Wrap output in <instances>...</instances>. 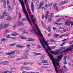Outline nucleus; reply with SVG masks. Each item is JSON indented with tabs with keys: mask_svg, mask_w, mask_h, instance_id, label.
<instances>
[{
	"mask_svg": "<svg viewBox=\"0 0 73 73\" xmlns=\"http://www.w3.org/2000/svg\"><path fill=\"white\" fill-rule=\"evenodd\" d=\"M31 20H32V21L33 22V24H34L35 26V27L38 31V35L40 36L42 38V39H40V42L42 46H43V48H44V49L45 50L47 54V55H48V56H49V57H50V59L52 60L54 66L55 68V69L56 70V73H57L58 72V71L56 67L57 66L59 65L58 61H61V59H62V55H61L60 56H59L57 57L58 59L57 60V59L53 58V56L51 54H50L49 52V51H48V49L46 48V47H45V46L44 45V44H45L46 46H47V48L48 50H50V48L49 46H48L49 45L48 43V40H44V37H43V35L42 34H41L40 29H39V28L38 27V26H37V24H36L35 23L36 22V20L31 19Z\"/></svg>",
	"mask_w": 73,
	"mask_h": 73,
	"instance_id": "nucleus-1",
	"label": "nucleus"
},
{
	"mask_svg": "<svg viewBox=\"0 0 73 73\" xmlns=\"http://www.w3.org/2000/svg\"><path fill=\"white\" fill-rule=\"evenodd\" d=\"M70 24H71V25L72 26L73 25V21H71L69 22V21L67 20L65 22V25H70Z\"/></svg>",
	"mask_w": 73,
	"mask_h": 73,
	"instance_id": "nucleus-2",
	"label": "nucleus"
},
{
	"mask_svg": "<svg viewBox=\"0 0 73 73\" xmlns=\"http://www.w3.org/2000/svg\"><path fill=\"white\" fill-rule=\"evenodd\" d=\"M66 67L65 66H64L62 67V69H60V71L61 72H62V73H65L66 72Z\"/></svg>",
	"mask_w": 73,
	"mask_h": 73,
	"instance_id": "nucleus-3",
	"label": "nucleus"
},
{
	"mask_svg": "<svg viewBox=\"0 0 73 73\" xmlns=\"http://www.w3.org/2000/svg\"><path fill=\"white\" fill-rule=\"evenodd\" d=\"M59 52V51L58 50H57L56 51H51V53L53 54L56 55L58 54Z\"/></svg>",
	"mask_w": 73,
	"mask_h": 73,
	"instance_id": "nucleus-4",
	"label": "nucleus"
},
{
	"mask_svg": "<svg viewBox=\"0 0 73 73\" xmlns=\"http://www.w3.org/2000/svg\"><path fill=\"white\" fill-rule=\"evenodd\" d=\"M53 8H54L56 11H58V7H57V4L55 3L54 4L53 6Z\"/></svg>",
	"mask_w": 73,
	"mask_h": 73,
	"instance_id": "nucleus-5",
	"label": "nucleus"
},
{
	"mask_svg": "<svg viewBox=\"0 0 73 73\" xmlns=\"http://www.w3.org/2000/svg\"><path fill=\"white\" fill-rule=\"evenodd\" d=\"M7 13L6 12L3 13L2 16L1 17L0 19H3L4 17L5 16H7Z\"/></svg>",
	"mask_w": 73,
	"mask_h": 73,
	"instance_id": "nucleus-6",
	"label": "nucleus"
},
{
	"mask_svg": "<svg viewBox=\"0 0 73 73\" xmlns=\"http://www.w3.org/2000/svg\"><path fill=\"white\" fill-rule=\"evenodd\" d=\"M0 25H1V27L2 28H3L4 27H6L7 26H8V24L5 23L4 24H0Z\"/></svg>",
	"mask_w": 73,
	"mask_h": 73,
	"instance_id": "nucleus-7",
	"label": "nucleus"
},
{
	"mask_svg": "<svg viewBox=\"0 0 73 73\" xmlns=\"http://www.w3.org/2000/svg\"><path fill=\"white\" fill-rule=\"evenodd\" d=\"M1 64H3V65H7V64H8V62L7 61H5L1 62Z\"/></svg>",
	"mask_w": 73,
	"mask_h": 73,
	"instance_id": "nucleus-8",
	"label": "nucleus"
},
{
	"mask_svg": "<svg viewBox=\"0 0 73 73\" xmlns=\"http://www.w3.org/2000/svg\"><path fill=\"white\" fill-rule=\"evenodd\" d=\"M2 1L3 2L4 7L5 8L6 6V1L5 0H2Z\"/></svg>",
	"mask_w": 73,
	"mask_h": 73,
	"instance_id": "nucleus-9",
	"label": "nucleus"
},
{
	"mask_svg": "<svg viewBox=\"0 0 73 73\" xmlns=\"http://www.w3.org/2000/svg\"><path fill=\"white\" fill-rule=\"evenodd\" d=\"M21 22H18L17 23V24L16 25H15L14 26V28L15 29L16 27V26L17 25H18V26H20V24H21Z\"/></svg>",
	"mask_w": 73,
	"mask_h": 73,
	"instance_id": "nucleus-10",
	"label": "nucleus"
},
{
	"mask_svg": "<svg viewBox=\"0 0 73 73\" xmlns=\"http://www.w3.org/2000/svg\"><path fill=\"white\" fill-rule=\"evenodd\" d=\"M23 64L24 65H28V64H30L31 65H33V63L31 62H28L26 63H25V62H24Z\"/></svg>",
	"mask_w": 73,
	"mask_h": 73,
	"instance_id": "nucleus-11",
	"label": "nucleus"
},
{
	"mask_svg": "<svg viewBox=\"0 0 73 73\" xmlns=\"http://www.w3.org/2000/svg\"><path fill=\"white\" fill-rule=\"evenodd\" d=\"M19 30L21 31V32H24V33H23V34H24L25 33H27V32H26V31H25V29H19Z\"/></svg>",
	"mask_w": 73,
	"mask_h": 73,
	"instance_id": "nucleus-12",
	"label": "nucleus"
},
{
	"mask_svg": "<svg viewBox=\"0 0 73 73\" xmlns=\"http://www.w3.org/2000/svg\"><path fill=\"white\" fill-rule=\"evenodd\" d=\"M32 5H31V10L33 12H34V5H33V3H32Z\"/></svg>",
	"mask_w": 73,
	"mask_h": 73,
	"instance_id": "nucleus-13",
	"label": "nucleus"
},
{
	"mask_svg": "<svg viewBox=\"0 0 73 73\" xmlns=\"http://www.w3.org/2000/svg\"><path fill=\"white\" fill-rule=\"evenodd\" d=\"M15 56H16V55L14 54L10 55L9 56V58H13V57H15Z\"/></svg>",
	"mask_w": 73,
	"mask_h": 73,
	"instance_id": "nucleus-14",
	"label": "nucleus"
},
{
	"mask_svg": "<svg viewBox=\"0 0 73 73\" xmlns=\"http://www.w3.org/2000/svg\"><path fill=\"white\" fill-rule=\"evenodd\" d=\"M15 53V51H12V52H8L7 53V55H9L10 54H14V53Z\"/></svg>",
	"mask_w": 73,
	"mask_h": 73,
	"instance_id": "nucleus-15",
	"label": "nucleus"
},
{
	"mask_svg": "<svg viewBox=\"0 0 73 73\" xmlns=\"http://www.w3.org/2000/svg\"><path fill=\"white\" fill-rule=\"evenodd\" d=\"M16 46H17V47H18V48H24V47L23 46L20 44L16 45Z\"/></svg>",
	"mask_w": 73,
	"mask_h": 73,
	"instance_id": "nucleus-16",
	"label": "nucleus"
},
{
	"mask_svg": "<svg viewBox=\"0 0 73 73\" xmlns=\"http://www.w3.org/2000/svg\"><path fill=\"white\" fill-rule=\"evenodd\" d=\"M31 32H33L35 34H36V35H37V33H36V29H33V30H31Z\"/></svg>",
	"mask_w": 73,
	"mask_h": 73,
	"instance_id": "nucleus-17",
	"label": "nucleus"
},
{
	"mask_svg": "<svg viewBox=\"0 0 73 73\" xmlns=\"http://www.w3.org/2000/svg\"><path fill=\"white\" fill-rule=\"evenodd\" d=\"M13 72H12V71H9V70H8V71H6L5 72H3L1 73H12Z\"/></svg>",
	"mask_w": 73,
	"mask_h": 73,
	"instance_id": "nucleus-18",
	"label": "nucleus"
},
{
	"mask_svg": "<svg viewBox=\"0 0 73 73\" xmlns=\"http://www.w3.org/2000/svg\"><path fill=\"white\" fill-rule=\"evenodd\" d=\"M33 54L35 55H39V56L41 55V54L40 53H38L35 52H33Z\"/></svg>",
	"mask_w": 73,
	"mask_h": 73,
	"instance_id": "nucleus-19",
	"label": "nucleus"
},
{
	"mask_svg": "<svg viewBox=\"0 0 73 73\" xmlns=\"http://www.w3.org/2000/svg\"><path fill=\"white\" fill-rule=\"evenodd\" d=\"M20 38L21 39H23V40H26V39H27V38L24 37V36H20Z\"/></svg>",
	"mask_w": 73,
	"mask_h": 73,
	"instance_id": "nucleus-20",
	"label": "nucleus"
},
{
	"mask_svg": "<svg viewBox=\"0 0 73 73\" xmlns=\"http://www.w3.org/2000/svg\"><path fill=\"white\" fill-rule=\"evenodd\" d=\"M42 62L43 64H44V63H47L48 62V61L46 60H42Z\"/></svg>",
	"mask_w": 73,
	"mask_h": 73,
	"instance_id": "nucleus-21",
	"label": "nucleus"
},
{
	"mask_svg": "<svg viewBox=\"0 0 73 73\" xmlns=\"http://www.w3.org/2000/svg\"><path fill=\"white\" fill-rule=\"evenodd\" d=\"M9 30H6L5 31V33H4V35H7V33H9Z\"/></svg>",
	"mask_w": 73,
	"mask_h": 73,
	"instance_id": "nucleus-22",
	"label": "nucleus"
},
{
	"mask_svg": "<svg viewBox=\"0 0 73 73\" xmlns=\"http://www.w3.org/2000/svg\"><path fill=\"white\" fill-rule=\"evenodd\" d=\"M53 36L54 38H56V37H57L59 36V34H54Z\"/></svg>",
	"mask_w": 73,
	"mask_h": 73,
	"instance_id": "nucleus-23",
	"label": "nucleus"
},
{
	"mask_svg": "<svg viewBox=\"0 0 73 73\" xmlns=\"http://www.w3.org/2000/svg\"><path fill=\"white\" fill-rule=\"evenodd\" d=\"M44 4V3L42 1H41L39 4V5H40V6H42Z\"/></svg>",
	"mask_w": 73,
	"mask_h": 73,
	"instance_id": "nucleus-24",
	"label": "nucleus"
},
{
	"mask_svg": "<svg viewBox=\"0 0 73 73\" xmlns=\"http://www.w3.org/2000/svg\"><path fill=\"white\" fill-rule=\"evenodd\" d=\"M6 40L7 39L4 38H1V41H3V42H4V41H6Z\"/></svg>",
	"mask_w": 73,
	"mask_h": 73,
	"instance_id": "nucleus-25",
	"label": "nucleus"
},
{
	"mask_svg": "<svg viewBox=\"0 0 73 73\" xmlns=\"http://www.w3.org/2000/svg\"><path fill=\"white\" fill-rule=\"evenodd\" d=\"M66 4V2H65V1H62L61 3H60V5H61V4H62V5H64V4Z\"/></svg>",
	"mask_w": 73,
	"mask_h": 73,
	"instance_id": "nucleus-26",
	"label": "nucleus"
},
{
	"mask_svg": "<svg viewBox=\"0 0 73 73\" xmlns=\"http://www.w3.org/2000/svg\"><path fill=\"white\" fill-rule=\"evenodd\" d=\"M27 41H35V39H32L31 38H30L29 39L27 40Z\"/></svg>",
	"mask_w": 73,
	"mask_h": 73,
	"instance_id": "nucleus-27",
	"label": "nucleus"
},
{
	"mask_svg": "<svg viewBox=\"0 0 73 73\" xmlns=\"http://www.w3.org/2000/svg\"><path fill=\"white\" fill-rule=\"evenodd\" d=\"M27 9L28 11V12L29 13H31V11H30V9H29V7H27Z\"/></svg>",
	"mask_w": 73,
	"mask_h": 73,
	"instance_id": "nucleus-28",
	"label": "nucleus"
},
{
	"mask_svg": "<svg viewBox=\"0 0 73 73\" xmlns=\"http://www.w3.org/2000/svg\"><path fill=\"white\" fill-rule=\"evenodd\" d=\"M54 42V40H53V39L51 38L49 40V41H48V42Z\"/></svg>",
	"mask_w": 73,
	"mask_h": 73,
	"instance_id": "nucleus-29",
	"label": "nucleus"
},
{
	"mask_svg": "<svg viewBox=\"0 0 73 73\" xmlns=\"http://www.w3.org/2000/svg\"><path fill=\"white\" fill-rule=\"evenodd\" d=\"M18 33H16L15 34L12 33L11 34V35L12 36H16V35H18Z\"/></svg>",
	"mask_w": 73,
	"mask_h": 73,
	"instance_id": "nucleus-30",
	"label": "nucleus"
},
{
	"mask_svg": "<svg viewBox=\"0 0 73 73\" xmlns=\"http://www.w3.org/2000/svg\"><path fill=\"white\" fill-rule=\"evenodd\" d=\"M48 7V5L47 4H46L45 5V7L44 8V11H46V10L47 9V8H48V7Z\"/></svg>",
	"mask_w": 73,
	"mask_h": 73,
	"instance_id": "nucleus-31",
	"label": "nucleus"
},
{
	"mask_svg": "<svg viewBox=\"0 0 73 73\" xmlns=\"http://www.w3.org/2000/svg\"><path fill=\"white\" fill-rule=\"evenodd\" d=\"M72 49L71 48H68L66 49V50L64 51V52H66V51H68V50H71Z\"/></svg>",
	"mask_w": 73,
	"mask_h": 73,
	"instance_id": "nucleus-32",
	"label": "nucleus"
},
{
	"mask_svg": "<svg viewBox=\"0 0 73 73\" xmlns=\"http://www.w3.org/2000/svg\"><path fill=\"white\" fill-rule=\"evenodd\" d=\"M12 9L11 6L10 5H9L8 7V10L9 11H11Z\"/></svg>",
	"mask_w": 73,
	"mask_h": 73,
	"instance_id": "nucleus-33",
	"label": "nucleus"
},
{
	"mask_svg": "<svg viewBox=\"0 0 73 73\" xmlns=\"http://www.w3.org/2000/svg\"><path fill=\"white\" fill-rule=\"evenodd\" d=\"M18 1L21 4H24V2L23 0H18Z\"/></svg>",
	"mask_w": 73,
	"mask_h": 73,
	"instance_id": "nucleus-34",
	"label": "nucleus"
},
{
	"mask_svg": "<svg viewBox=\"0 0 73 73\" xmlns=\"http://www.w3.org/2000/svg\"><path fill=\"white\" fill-rule=\"evenodd\" d=\"M46 29L48 30V31L49 32H50V28L49 26L48 27V28H46Z\"/></svg>",
	"mask_w": 73,
	"mask_h": 73,
	"instance_id": "nucleus-35",
	"label": "nucleus"
},
{
	"mask_svg": "<svg viewBox=\"0 0 73 73\" xmlns=\"http://www.w3.org/2000/svg\"><path fill=\"white\" fill-rule=\"evenodd\" d=\"M26 58H28L27 57V56H26L25 57H21V59H26Z\"/></svg>",
	"mask_w": 73,
	"mask_h": 73,
	"instance_id": "nucleus-36",
	"label": "nucleus"
},
{
	"mask_svg": "<svg viewBox=\"0 0 73 73\" xmlns=\"http://www.w3.org/2000/svg\"><path fill=\"white\" fill-rule=\"evenodd\" d=\"M52 3H50L47 5V7H50L51 6H52Z\"/></svg>",
	"mask_w": 73,
	"mask_h": 73,
	"instance_id": "nucleus-37",
	"label": "nucleus"
},
{
	"mask_svg": "<svg viewBox=\"0 0 73 73\" xmlns=\"http://www.w3.org/2000/svg\"><path fill=\"white\" fill-rule=\"evenodd\" d=\"M10 35H11L10 34H9L8 35H7L6 36V38H11V36H10Z\"/></svg>",
	"mask_w": 73,
	"mask_h": 73,
	"instance_id": "nucleus-38",
	"label": "nucleus"
},
{
	"mask_svg": "<svg viewBox=\"0 0 73 73\" xmlns=\"http://www.w3.org/2000/svg\"><path fill=\"white\" fill-rule=\"evenodd\" d=\"M48 20L49 22H50V21H52V18H50V17H49L48 19Z\"/></svg>",
	"mask_w": 73,
	"mask_h": 73,
	"instance_id": "nucleus-39",
	"label": "nucleus"
},
{
	"mask_svg": "<svg viewBox=\"0 0 73 73\" xmlns=\"http://www.w3.org/2000/svg\"><path fill=\"white\" fill-rule=\"evenodd\" d=\"M16 45V44L13 43L10 44V46H14V45Z\"/></svg>",
	"mask_w": 73,
	"mask_h": 73,
	"instance_id": "nucleus-40",
	"label": "nucleus"
},
{
	"mask_svg": "<svg viewBox=\"0 0 73 73\" xmlns=\"http://www.w3.org/2000/svg\"><path fill=\"white\" fill-rule=\"evenodd\" d=\"M26 1L27 2V3L28 2H29V0H24L25 1V4H27V3H26Z\"/></svg>",
	"mask_w": 73,
	"mask_h": 73,
	"instance_id": "nucleus-41",
	"label": "nucleus"
},
{
	"mask_svg": "<svg viewBox=\"0 0 73 73\" xmlns=\"http://www.w3.org/2000/svg\"><path fill=\"white\" fill-rule=\"evenodd\" d=\"M60 20H61V18H59V19H57L56 20V21L57 23H58L60 22Z\"/></svg>",
	"mask_w": 73,
	"mask_h": 73,
	"instance_id": "nucleus-42",
	"label": "nucleus"
},
{
	"mask_svg": "<svg viewBox=\"0 0 73 73\" xmlns=\"http://www.w3.org/2000/svg\"><path fill=\"white\" fill-rule=\"evenodd\" d=\"M10 38H11V39H13V40H16V38L14 37H11Z\"/></svg>",
	"mask_w": 73,
	"mask_h": 73,
	"instance_id": "nucleus-43",
	"label": "nucleus"
},
{
	"mask_svg": "<svg viewBox=\"0 0 73 73\" xmlns=\"http://www.w3.org/2000/svg\"><path fill=\"white\" fill-rule=\"evenodd\" d=\"M22 69L23 70V69H26L27 70H28L29 69H27V68H24V67L23 66L21 67Z\"/></svg>",
	"mask_w": 73,
	"mask_h": 73,
	"instance_id": "nucleus-44",
	"label": "nucleus"
},
{
	"mask_svg": "<svg viewBox=\"0 0 73 73\" xmlns=\"http://www.w3.org/2000/svg\"><path fill=\"white\" fill-rule=\"evenodd\" d=\"M29 54V53H28V52H25V55H28Z\"/></svg>",
	"mask_w": 73,
	"mask_h": 73,
	"instance_id": "nucleus-45",
	"label": "nucleus"
},
{
	"mask_svg": "<svg viewBox=\"0 0 73 73\" xmlns=\"http://www.w3.org/2000/svg\"><path fill=\"white\" fill-rule=\"evenodd\" d=\"M65 44V42H63V43H62L61 45H60V46H63V45H64Z\"/></svg>",
	"mask_w": 73,
	"mask_h": 73,
	"instance_id": "nucleus-46",
	"label": "nucleus"
},
{
	"mask_svg": "<svg viewBox=\"0 0 73 73\" xmlns=\"http://www.w3.org/2000/svg\"><path fill=\"white\" fill-rule=\"evenodd\" d=\"M48 13H46V15H45V18L46 19H47V17H48Z\"/></svg>",
	"mask_w": 73,
	"mask_h": 73,
	"instance_id": "nucleus-47",
	"label": "nucleus"
},
{
	"mask_svg": "<svg viewBox=\"0 0 73 73\" xmlns=\"http://www.w3.org/2000/svg\"><path fill=\"white\" fill-rule=\"evenodd\" d=\"M66 47L64 46V47H61V49L62 50V49H65L66 48Z\"/></svg>",
	"mask_w": 73,
	"mask_h": 73,
	"instance_id": "nucleus-48",
	"label": "nucleus"
},
{
	"mask_svg": "<svg viewBox=\"0 0 73 73\" xmlns=\"http://www.w3.org/2000/svg\"><path fill=\"white\" fill-rule=\"evenodd\" d=\"M13 4L14 5H16V3H15V1H13Z\"/></svg>",
	"mask_w": 73,
	"mask_h": 73,
	"instance_id": "nucleus-49",
	"label": "nucleus"
},
{
	"mask_svg": "<svg viewBox=\"0 0 73 73\" xmlns=\"http://www.w3.org/2000/svg\"><path fill=\"white\" fill-rule=\"evenodd\" d=\"M64 60H66V56H64Z\"/></svg>",
	"mask_w": 73,
	"mask_h": 73,
	"instance_id": "nucleus-50",
	"label": "nucleus"
},
{
	"mask_svg": "<svg viewBox=\"0 0 73 73\" xmlns=\"http://www.w3.org/2000/svg\"><path fill=\"white\" fill-rule=\"evenodd\" d=\"M53 15H54V13H52L50 15V17H53Z\"/></svg>",
	"mask_w": 73,
	"mask_h": 73,
	"instance_id": "nucleus-51",
	"label": "nucleus"
},
{
	"mask_svg": "<svg viewBox=\"0 0 73 73\" xmlns=\"http://www.w3.org/2000/svg\"><path fill=\"white\" fill-rule=\"evenodd\" d=\"M24 24H23V23H21V24L20 25V26H24Z\"/></svg>",
	"mask_w": 73,
	"mask_h": 73,
	"instance_id": "nucleus-52",
	"label": "nucleus"
},
{
	"mask_svg": "<svg viewBox=\"0 0 73 73\" xmlns=\"http://www.w3.org/2000/svg\"><path fill=\"white\" fill-rule=\"evenodd\" d=\"M19 17L20 19L21 18V13H19Z\"/></svg>",
	"mask_w": 73,
	"mask_h": 73,
	"instance_id": "nucleus-53",
	"label": "nucleus"
},
{
	"mask_svg": "<svg viewBox=\"0 0 73 73\" xmlns=\"http://www.w3.org/2000/svg\"><path fill=\"white\" fill-rule=\"evenodd\" d=\"M26 46H27V47H30L31 45L30 44H27Z\"/></svg>",
	"mask_w": 73,
	"mask_h": 73,
	"instance_id": "nucleus-54",
	"label": "nucleus"
},
{
	"mask_svg": "<svg viewBox=\"0 0 73 73\" xmlns=\"http://www.w3.org/2000/svg\"><path fill=\"white\" fill-rule=\"evenodd\" d=\"M0 54H4V52H0Z\"/></svg>",
	"mask_w": 73,
	"mask_h": 73,
	"instance_id": "nucleus-55",
	"label": "nucleus"
},
{
	"mask_svg": "<svg viewBox=\"0 0 73 73\" xmlns=\"http://www.w3.org/2000/svg\"><path fill=\"white\" fill-rule=\"evenodd\" d=\"M65 36V35H62L61 36H60L59 37V38H62V36Z\"/></svg>",
	"mask_w": 73,
	"mask_h": 73,
	"instance_id": "nucleus-56",
	"label": "nucleus"
},
{
	"mask_svg": "<svg viewBox=\"0 0 73 73\" xmlns=\"http://www.w3.org/2000/svg\"><path fill=\"white\" fill-rule=\"evenodd\" d=\"M54 48H55V46H52L51 47V49H54Z\"/></svg>",
	"mask_w": 73,
	"mask_h": 73,
	"instance_id": "nucleus-57",
	"label": "nucleus"
},
{
	"mask_svg": "<svg viewBox=\"0 0 73 73\" xmlns=\"http://www.w3.org/2000/svg\"><path fill=\"white\" fill-rule=\"evenodd\" d=\"M64 64H65V65H66L67 64V63L66 62V60H64Z\"/></svg>",
	"mask_w": 73,
	"mask_h": 73,
	"instance_id": "nucleus-58",
	"label": "nucleus"
},
{
	"mask_svg": "<svg viewBox=\"0 0 73 73\" xmlns=\"http://www.w3.org/2000/svg\"><path fill=\"white\" fill-rule=\"evenodd\" d=\"M11 18L10 17H9L7 18V19L8 20H11Z\"/></svg>",
	"mask_w": 73,
	"mask_h": 73,
	"instance_id": "nucleus-59",
	"label": "nucleus"
},
{
	"mask_svg": "<svg viewBox=\"0 0 73 73\" xmlns=\"http://www.w3.org/2000/svg\"><path fill=\"white\" fill-rule=\"evenodd\" d=\"M42 19H44V15H42Z\"/></svg>",
	"mask_w": 73,
	"mask_h": 73,
	"instance_id": "nucleus-60",
	"label": "nucleus"
},
{
	"mask_svg": "<svg viewBox=\"0 0 73 73\" xmlns=\"http://www.w3.org/2000/svg\"><path fill=\"white\" fill-rule=\"evenodd\" d=\"M37 64L38 65H41V64L39 62L37 63Z\"/></svg>",
	"mask_w": 73,
	"mask_h": 73,
	"instance_id": "nucleus-61",
	"label": "nucleus"
},
{
	"mask_svg": "<svg viewBox=\"0 0 73 73\" xmlns=\"http://www.w3.org/2000/svg\"><path fill=\"white\" fill-rule=\"evenodd\" d=\"M37 47H38V48H41V46H40L39 45H38L37 46Z\"/></svg>",
	"mask_w": 73,
	"mask_h": 73,
	"instance_id": "nucleus-62",
	"label": "nucleus"
},
{
	"mask_svg": "<svg viewBox=\"0 0 73 73\" xmlns=\"http://www.w3.org/2000/svg\"><path fill=\"white\" fill-rule=\"evenodd\" d=\"M73 42V41H72L70 42H69V43L70 44H72Z\"/></svg>",
	"mask_w": 73,
	"mask_h": 73,
	"instance_id": "nucleus-63",
	"label": "nucleus"
},
{
	"mask_svg": "<svg viewBox=\"0 0 73 73\" xmlns=\"http://www.w3.org/2000/svg\"><path fill=\"white\" fill-rule=\"evenodd\" d=\"M9 1L8 0H7V4H9Z\"/></svg>",
	"mask_w": 73,
	"mask_h": 73,
	"instance_id": "nucleus-64",
	"label": "nucleus"
}]
</instances>
